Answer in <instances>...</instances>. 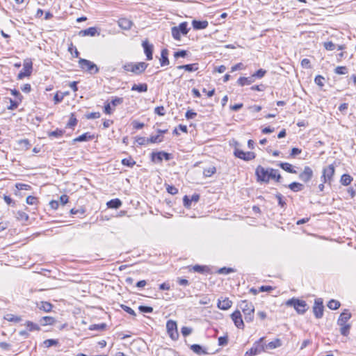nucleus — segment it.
<instances>
[{
  "instance_id": "nucleus-1",
  "label": "nucleus",
  "mask_w": 356,
  "mask_h": 356,
  "mask_svg": "<svg viewBox=\"0 0 356 356\" xmlns=\"http://www.w3.org/2000/svg\"><path fill=\"white\" fill-rule=\"evenodd\" d=\"M285 305L287 307H292L294 308L296 312L300 314L303 315L305 314V312L308 310L309 306L307 304V302L305 300L296 298H292L289 300H288Z\"/></svg>"
},
{
  "instance_id": "nucleus-2",
  "label": "nucleus",
  "mask_w": 356,
  "mask_h": 356,
  "mask_svg": "<svg viewBox=\"0 0 356 356\" xmlns=\"http://www.w3.org/2000/svg\"><path fill=\"white\" fill-rule=\"evenodd\" d=\"M240 309L244 314L246 322H252L254 319V307L253 304L248 300H241L238 305Z\"/></svg>"
},
{
  "instance_id": "nucleus-3",
  "label": "nucleus",
  "mask_w": 356,
  "mask_h": 356,
  "mask_svg": "<svg viewBox=\"0 0 356 356\" xmlns=\"http://www.w3.org/2000/svg\"><path fill=\"white\" fill-rule=\"evenodd\" d=\"M148 64L145 62H138V63H126L122 65V69L128 72H131L135 74H140L143 73L146 68L147 67Z\"/></svg>"
},
{
  "instance_id": "nucleus-4",
  "label": "nucleus",
  "mask_w": 356,
  "mask_h": 356,
  "mask_svg": "<svg viewBox=\"0 0 356 356\" xmlns=\"http://www.w3.org/2000/svg\"><path fill=\"white\" fill-rule=\"evenodd\" d=\"M189 30L188 23L186 22H181L179 26L171 28L172 36L175 40L179 41L181 40V35H187Z\"/></svg>"
},
{
  "instance_id": "nucleus-5",
  "label": "nucleus",
  "mask_w": 356,
  "mask_h": 356,
  "mask_svg": "<svg viewBox=\"0 0 356 356\" xmlns=\"http://www.w3.org/2000/svg\"><path fill=\"white\" fill-rule=\"evenodd\" d=\"M79 65L82 70L86 71L90 74H95L99 72V67L97 65L89 60L79 58Z\"/></svg>"
},
{
  "instance_id": "nucleus-6",
  "label": "nucleus",
  "mask_w": 356,
  "mask_h": 356,
  "mask_svg": "<svg viewBox=\"0 0 356 356\" xmlns=\"http://www.w3.org/2000/svg\"><path fill=\"white\" fill-rule=\"evenodd\" d=\"M334 175V166L332 164L323 169V175L321 176V181L323 183H328L331 185L332 177Z\"/></svg>"
},
{
  "instance_id": "nucleus-7",
  "label": "nucleus",
  "mask_w": 356,
  "mask_h": 356,
  "mask_svg": "<svg viewBox=\"0 0 356 356\" xmlns=\"http://www.w3.org/2000/svg\"><path fill=\"white\" fill-rule=\"evenodd\" d=\"M313 313L316 318H321L323 316L324 306L323 299L316 298L313 306Z\"/></svg>"
},
{
  "instance_id": "nucleus-8",
  "label": "nucleus",
  "mask_w": 356,
  "mask_h": 356,
  "mask_svg": "<svg viewBox=\"0 0 356 356\" xmlns=\"http://www.w3.org/2000/svg\"><path fill=\"white\" fill-rule=\"evenodd\" d=\"M268 168H264L261 165H258L255 170V175L258 181L268 183L269 181Z\"/></svg>"
},
{
  "instance_id": "nucleus-9",
  "label": "nucleus",
  "mask_w": 356,
  "mask_h": 356,
  "mask_svg": "<svg viewBox=\"0 0 356 356\" xmlns=\"http://www.w3.org/2000/svg\"><path fill=\"white\" fill-rule=\"evenodd\" d=\"M263 338H261L257 342H256L253 346L245 353V356H254L259 354L265 350L264 345L261 343Z\"/></svg>"
},
{
  "instance_id": "nucleus-10",
  "label": "nucleus",
  "mask_w": 356,
  "mask_h": 356,
  "mask_svg": "<svg viewBox=\"0 0 356 356\" xmlns=\"http://www.w3.org/2000/svg\"><path fill=\"white\" fill-rule=\"evenodd\" d=\"M152 161L153 162L160 163L165 159V161H170L172 157V154L163 151L152 152L151 154Z\"/></svg>"
},
{
  "instance_id": "nucleus-11",
  "label": "nucleus",
  "mask_w": 356,
  "mask_h": 356,
  "mask_svg": "<svg viewBox=\"0 0 356 356\" xmlns=\"http://www.w3.org/2000/svg\"><path fill=\"white\" fill-rule=\"evenodd\" d=\"M234 154L236 157L242 159L245 161H249L255 158V154L252 152H243L239 149H235Z\"/></svg>"
},
{
  "instance_id": "nucleus-12",
  "label": "nucleus",
  "mask_w": 356,
  "mask_h": 356,
  "mask_svg": "<svg viewBox=\"0 0 356 356\" xmlns=\"http://www.w3.org/2000/svg\"><path fill=\"white\" fill-rule=\"evenodd\" d=\"M32 72V63L26 62L24 63L23 70L20 71L17 75V79L21 80L26 76L31 75Z\"/></svg>"
},
{
  "instance_id": "nucleus-13",
  "label": "nucleus",
  "mask_w": 356,
  "mask_h": 356,
  "mask_svg": "<svg viewBox=\"0 0 356 356\" xmlns=\"http://www.w3.org/2000/svg\"><path fill=\"white\" fill-rule=\"evenodd\" d=\"M231 318H232V321H234V325L238 328H242V329L243 328L244 323H243V321L242 319V316H241L240 311L236 310L234 312H233L231 315Z\"/></svg>"
},
{
  "instance_id": "nucleus-14",
  "label": "nucleus",
  "mask_w": 356,
  "mask_h": 356,
  "mask_svg": "<svg viewBox=\"0 0 356 356\" xmlns=\"http://www.w3.org/2000/svg\"><path fill=\"white\" fill-rule=\"evenodd\" d=\"M313 177V170L309 166H305L299 175V178L304 182H308Z\"/></svg>"
},
{
  "instance_id": "nucleus-15",
  "label": "nucleus",
  "mask_w": 356,
  "mask_h": 356,
  "mask_svg": "<svg viewBox=\"0 0 356 356\" xmlns=\"http://www.w3.org/2000/svg\"><path fill=\"white\" fill-rule=\"evenodd\" d=\"M142 45L144 49L147 60H151L153 58V45L150 44L147 40L143 41Z\"/></svg>"
},
{
  "instance_id": "nucleus-16",
  "label": "nucleus",
  "mask_w": 356,
  "mask_h": 356,
  "mask_svg": "<svg viewBox=\"0 0 356 356\" xmlns=\"http://www.w3.org/2000/svg\"><path fill=\"white\" fill-rule=\"evenodd\" d=\"M350 318L351 314L348 312V309H344L337 320V325H343L348 324L347 322Z\"/></svg>"
},
{
  "instance_id": "nucleus-17",
  "label": "nucleus",
  "mask_w": 356,
  "mask_h": 356,
  "mask_svg": "<svg viewBox=\"0 0 356 356\" xmlns=\"http://www.w3.org/2000/svg\"><path fill=\"white\" fill-rule=\"evenodd\" d=\"M118 24L124 30H129L133 25V22L129 19L121 18L118 21Z\"/></svg>"
},
{
  "instance_id": "nucleus-18",
  "label": "nucleus",
  "mask_w": 356,
  "mask_h": 356,
  "mask_svg": "<svg viewBox=\"0 0 356 356\" xmlns=\"http://www.w3.org/2000/svg\"><path fill=\"white\" fill-rule=\"evenodd\" d=\"M209 25V23L207 20H196L194 19L192 21V26L195 30H202L206 29Z\"/></svg>"
},
{
  "instance_id": "nucleus-19",
  "label": "nucleus",
  "mask_w": 356,
  "mask_h": 356,
  "mask_svg": "<svg viewBox=\"0 0 356 356\" xmlns=\"http://www.w3.org/2000/svg\"><path fill=\"white\" fill-rule=\"evenodd\" d=\"M232 302L228 298H225L223 300H218V307L222 310H227L232 307Z\"/></svg>"
},
{
  "instance_id": "nucleus-20",
  "label": "nucleus",
  "mask_w": 356,
  "mask_h": 356,
  "mask_svg": "<svg viewBox=\"0 0 356 356\" xmlns=\"http://www.w3.org/2000/svg\"><path fill=\"white\" fill-rule=\"evenodd\" d=\"M37 307L43 312H49L53 307V305L47 301H40L36 303Z\"/></svg>"
},
{
  "instance_id": "nucleus-21",
  "label": "nucleus",
  "mask_w": 356,
  "mask_h": 356,
  "mask_svg": "<svg viewBox=\"0 0 356 356\" xmlns=\"http://www.w3.org/2000/svg\"><path fill=\"white\" fill-rule=\"evenodd\" d=\"M160 64L162 67L168 65L170 64L168 59V50L167 49H163L161 50Z\"/></svg>"
},
{
  "instance_id": "nucleus-22",
  "label": "nucleus",
  "mask_w": 356,
  "mask_h": 356,
  "mask_svg": "<svg viewBox=\"0 0 356 356\" xmlns=\"http://www.w3.org/2000/svg\"><path fill=\"white\" fill-rule=\"evenodd\" d=\"M95 138V135L91 134L90 132H86L79 137L74 139V142H83V141H88L92 140Z\"/></svg>"
},
{
  "instance_id": "nucleus-23",
  "label": "nucleus",
  "mask_w": 356,
  "mask_h": 356,
  "mask_svg": "<svg viewBox=\"0 0 356 356\" xmlns=\"http://www.w3.org/2000/svg\"><path fill=\"white\" fill-rule=\"evenodd\" d=\"M268 176H269V180L270 179H274L277 182H280L282 177L280 174L279 173V170L273 168H268Z\"/></svg>"
},
{
  "instance_id": "nucleus-24",
  "label": "nucleus",
  "mask_w": 356,
  "mask_h": 356,
  "mask_svg": "<svg viewBox=\"0 0 356 356\" xmlns=\"http://www.w3.org/2000/svg\"><path fill=\"white\" fill-rule=\"evenodd\" d=\"M97 33V30L95 27H90L88 29L81 30L79 32V35L82 36H95Z\"/></svg>"
},
{
  "instance_id": "nucleus-25",
  "label": "nucleus",
  "mask_w": 356,
  "mask_h": 356,
  "mask_svg": "<svg viewBox=\"0 0 356 356\" xmlns=\"http://www.w3.org/2000/svg\"><path fill=\"white\" fill-rule=\"evenodd\" d=\"M255 80L254 79V76H252V75L251 76H249V77H240L238 79L237 82L240 86H243L245 85H250Z\"/></svg>"
},
{
  "instance_id": "nucleus-26",
  "label": "nucleus",
  "mask_w": 356,
  "mask_h": 356,
  "mask_svg": "<svg viewBox=\"0 0 356 356\" xmlns=\"http://www.w3.org/2000/svg\"><path fill=\"white\" fill-rule=\"evenodd\" d=\"M177 69H184L188 72H194L198 70V63H192L177 66Z\"/></svg>"
},
{
  "instance_id": "nucleus-27",
  "label": "nucleus",
  "mask_w": 356,
  "mask_h": 356,
  "mask_svg": "<svg viewBox=\"0 0 356 356\" xmlns=\"http://www.w3.org/2000/svg\"><path fill=\"white\" fill-rule=\"evenodd\" d=\"M191 349L196 354L201 355H206L207 354V350L200 345L199 344H193L191 346Z\"/></svg>"
},
{
  "instance_id": "nucleus-28",
  "label": "nucleus",
  "mask_w": 356,
  "mask_h": 356,
  "mask_svg": "<svg viewBox=\"0 0 356 356\" xmlns=\"http://www.w3.org/2000/svg\"><path fill=\"white\" fill-rule=\"evenodd\" d=\"M40 323L42 326L51 325L56 323V320L51 316H44L40 320Z\"/></svg>"
},
{
  "instance_id": "nucleus-29",
  "label": "nucleus",
  "mask_w": 356,
  "mask_h": 356,
  "mask_svg": "<svg viewBox=\"0 0 356 356\" xmlns=\"http://www.w3.org/2000/svg\"><path fill=\"white\" fill-rule=\"evenodd\" d=\"M107 207L111 209H118L122 205V202L120 200L116 198L113 199L107 202Z\"/></svg>"
},
{
  "instance_id": "nucleus-30",
  "label": "nucleus",
  "mask_w": 356,
  "mask_h": 356,
  "mask_svg": "<svg viewBox=\"0 0 356 356\" xmlns=\"http://www.w3.org/2000/svg\"><path fill=\"white\" fill-rule=\"evenodd\" d=\"M279 166L284 170L289 172L296 174V171L293 169V166L289 163H280Z\"/></svg>"
},
{
  "instance_id": "nucleus-31",
  "label": "nucleus",
  "mask_w": 356,
  "mask_h": 356,
  "mask_svg": "<svg viewBox=\"0 0 356 356\" xmlns=\"http://www.w3.org/2000/svg\"><path fill=\"white\" fill-rule=\"evenodd\" d=\"M147 83H140V84H134L131 87V90L138 91L139 92H145L147 91Z\"/></svg>"
},
{
  "instance_id": "nucleus-32",
  "label": "nucleus",
  "mask_w": 356,
  "mask_h": 356,
  "mask_svg": "<svg viewBox=\"0 0 356 356\" xmlns=\"http://www.w3.org/2000/svg\"><path fill=\"white\" fill-rule=\"evenodd\" d=\"M288 187L293 192H298L304 188V186L298 182H292Z\"/></svg>"
},
{
  "instance_id": "nucleus-33",
  "label": "nucleus",
  "mask_w": 356,
  "mask_h": 356,
  "mask_svg": "<svg viewBox=\"0 0 356 356\" xmlns=\"http://www.w3.org/2000/svg\"><path fill=\"white\" fill-rule=\"evenodd\" d=\"M282 346V341L279 339H276L273 341L269 342L266 346V348L268 349H275L276 348L280 347Z\"/></svg>"
},
{
  "instance_id": "nucleus-34",
  "label": "nucleus",
  "mask_w": 356,
  "mask_h": 356,
  "mask_svg": "<svg viewBox=\"0 0 356 356\" xmlns=\"http://www.w3.org/2000/svg\"><path fill=\"white\" fill-rule=\"evenodd\" d=\"M353 181V178L351 176L347 174H343L341 177V184L343 186H348Z\"/></svg>"
},
{
  "instance_id": "nucleus-35",
  "label": "nucleus",
  "mask_w": 356,
  "mask_h": 356,
  "mask_svg": "<svg viewBox=\"0 0 356 356\" xmlns=\"http://www.w3.org/2000/svg\"><path fill=\"white\" fill-rule=\"evenodd\" d=\"M166 329H167L168 333L177 330V326L176 322L172 320L168 321L167 323H166Z\"/></svg>"
},
{
  "instance_id": "nucleus-36",
  "label": "nucleus",
  "mask_w": 356,
  "mask_h": 356,
  "mask_svg": "<svg viewBox=\"0 0 356 356\" xmlns=\"http://www.w3.org/2000/svg\"><path fill=\"white\" fill-rule=\"evenodd\" d=\"M64 131L62 129H56L54 131L48 132L49 137L60 138L64 134Z\"/></svg>"
},
{
  "instance_id": "nucleus-37",
  "label": "nucleus",
  "mask_w": 356,
  "mask_h": 356,
  "mask_svg": "<svg viewBox=\"0 0 356 356\" xmlns=\"http://www.w3.org/2000/svg\"><path fill=\"white\" fill-rule=\"evenodd\" d=\"M341 304L338 300H331L327 303V307L332 310H336L339 308Z\"/></svg>"
},
{
  "instance_id": "nucleus-38",
  "label": "nucleus",
  "mask_w": 356,
  "mask_h": 356,
  "mask_svg": "<svg viewBox=\"0 0 356 356\" xmlns=\"http://www.w3.org/2000/svg\"><path fill=\"white\" fill-rule=\"evenodd\" d=\"M26 327L29 331L32 332L35 330H40V327L38 324H35L31 321H27L26 323Z\"/></svg>"
},
{
  "instance_id": "nucleus-39",
  "label": "nucleus",
  "mask_w": 356,
  "mask_h": 356,
  "mask_svg": "<svg viewBox=\"0 0 356 356\" xmlns=\"http://www.w3.org/2000/svg\"><path fill=\"white\" fill-rule=\"evenodd\" d=\"M106 327V324L103 323L100 324H93L89 327L90 330H104Z\"/></svg>"
},
{
  "instance_id": "nucleus-40",
  "label": "nucleus",
  "mask_w": 356,
  "mask_h": 356,
  "mask_svg": "<svg viewBox=\"0 0 356 356\" xmlns=\"http://www.w3.org/2000/svg\"><path fill=\"white\" fill-rule=\"evenodd\" d=\"M16 218L18 220L27 221L29 219V216L25 212L19 211L16 214Z\"/></svg>"
},
{
  "instance_id": "nucleus-41",
  "label": "nucleus",
  "mask_w": 356,
  "mask_h": 356,
  "mask_svg": "<svg viewBox=\"0 0 356 356\" xmlns=\"http://www.w3.org/2000/svg\"><path fill=\"white\" fill-rule=\"evenodd\" d=\"M122 163L125 166L132 168L136 164V162L131 157H129L123 159L122 160Z\"/></svg>"
},
{
  "instance_id": "nucleus-42",
  "label": "nucleus",
  "mask_w": 356,
  "mask_h": 356,
  "mask_svg": "<svg viewBox=\"0 0 356 356\" xmlns=\"http://www.w3.org/2000/svg\"><path fill=\"white\" fill-rule=\"evenodd\" d=\"M339 326H340V333L343 336H347L350 332V325L346 324V325H339Z\"/></svg>"
},
{
  "instance_id": "nucleus-43",
  "label": "nucleus",
  "mask_w": 356,
  "mask_h": 356,
  "mask_svg": "<svg viewBox=\"0 0 356 356\" xmlns=\"http://www.w3.org/2000/svg\"><path fill=\"white\" fill-rule=\"evenodd\" d=\"M22 102V101H19L18 99L13 100L12 99H10V106H8V110H15L16 109L19 104Z\"/></svg>"
},
{
  "instance_id": "nucleus-44",
  "label": "nucleus",
  "mask_w": 356,
  "mask_h": 356,
  "mask_svg": "<svg viewBox=\"0 0 356 356\" xmlns=\"http://www.w3.org/2000/svg\"><path fill=\"white\" fill-rule=\"evenodd\" d=\"M148 140L149 143H159L163 141V137H161L160 135L152 136L148 138Z\"/></svg>"
},
{
  "instance_id": "nucleus-45",
  "label": "nucleus",
  "mask_w": 356,
  "mask_h": 356,
  "mask_svg": "<svg viewBox=\"0 0 356 356\" xmlns=\"http://www.w3.org/2000/svg\"><path fill=\"white\" fill-rule=\"evenodd\" d=\"M216 171V169L215 167H209L207 169L204 170L203 174L205 177H211L212 176Z\"/></svg>"
},
{
  "instance_id": "nucleus-46",
  "label": "nucleus",
  "mask_w": 356,
  "mask_h": 356,
  "mask_svg": "<svg viewBox=\"0 0 356 356\" xmlns=\"http://www.w3.org/2000/svg\"><path fill=\"white\" fill-rule=\"evenodd\" d=\"M348 72V68L346 66H338L334 69V72L337 74H346Z\"/></svg>"
},
{
  "instance_id": "nucleus-47",
  "label": "nucleus",
  "mask_w": 356,
  "mask_h": 356,
  "mask_svg": "<svg viewBox=\"0 0 356 356\" xmlns=\"http://www.w3.org/2000/svg\"><path fill=\"white\" fill-rule=\"evenodd\" d=\"M266 71L265 70H263V69H259L255 73H254L252 74V76H254V79H255L256 78L257 79H261L262 77L264 76V75L266 74Z\"/></svg>"
},
{
  "instance_id": "nucleus-48",
  "label": "nucleus",
  "mask_w": 356,
  "mask_h": 356,
  "mask_svg": "<svg viewBox=\"0 0 356 356\" xmlns=\"http://www.w3.org/2000/svg\"><path fill=\"white\" fill-rule=\"evenodd\" d=\"M123 102V98L115 97L113 98L109 104L113 107L117 106Z\"/></svg>"
},
{
  "instance_id": "nucleus-49",
  "label": "nucleus",
  "mask_w": 356,
  "mask_h": 356,
  "mask_svg": "<svg viewBox=\"0 0 356 356\" xmlns=\"http://www.w3.org/2000/svg\"><path fill=\"white\" fill-rule=\"evenodd\" d=\"M58 343V341L56 340V339H47L44 341V344L45 346V347L47 348H49V347H51L53 346H56Z\"/></svg>"
},
{
  "instance_id": "nucleus-50",
  "label": "nucleus",
  "mask_w": 356,
  "mask_h": 356,
  "mask_svg": "<svg viewBox=\"0 0 356 356\" xmlns=\"http://www.w3.org/2000/svg\"><path fill=\"white\" fill-rule=\"evenodd\" d=\"M275 197L277 199L279 206H280L282 208H284L286 205V202L283 200L282 195L278 193L275 195Z\"/></svg>"
},
{
  "instance_id": "nucleus-51",
  "label": "nucleus",
  "mask_w": 356,
  "mask_h": 356,
  "mask_svg": "<svg viewBox=\"0 0 356 356\" xmlns=\"http://www.w3.org/2000/svg\"><path fill=\"white\" fill-rule=\"evenodd\" d=\"M138 309L142 313H152L153 312V308L152 307L145 305L139 306Z\"/></svg>"
},
{
  "instance_id": "nucleus-52",
  "label": "nucleus",
  "mask_w": 356,
  "mask_h": 356,
  "mask_svg": "<svg viewBox=\"0 0 356 356\" xmlns=\"http://www.w3.org/2000/svg\"><path fill=\"white\" fill-rule=\"evenodd\" d=\"M234 271V270L233 268H232L223 267V268H220L218 270V273L219 274L227 275V274H229L231 273H233Z\"/></svg>"
},
{
  "instance_id": "nucleus-53",
  "label": "nucleus",
  "mask_w": 356,
  "mask_h": 356,
  "mask_svg": "<svg viewBox=\"0 0 356 356\" xmlns=\"http://www.w3.org/2000/svg\"><path fill=\"white\" fill-rule=\"evenodd\" d=\"M323 46L325 49L327 51H332L336 47V45L331 41L324 42Z\"/></svg>"
},
{
  "instance_id": "nucleus-54",
  "label": "nucleus",
  "mask_w": 356,
  "mask_h": 356,
  "mask_svg": "<svg viewBox=\"0 0 356 356\" xmlns=\"http://www.w3.org/2000/svg\"><path fill=\"white\" fill-rule=\"evenodd\" d=\"M325 78L323 76L318 75L314 79V82L316 85H318L320 87L323 86Z\"/></svg>"
},
{
  "instance_id": "nucleus-55",
  "label": "nucleus",
  "mask_w": 356,
  "mask_h": 356,
  "mask_svg": "<svg viewBox=\"0 0 356 356\" xmlns=\"http://www.w3.org/2000/svg\"><path fill=\"white\" fill-rule=\"evenodd\" d=\"M207 268L206 266L195 265L193 266V270L195 272L203 273Z\"/></svg>"
},
{
  "instance_id": "nucleus-56",
  "label": "nucleus",
  "mask_w": 356,
  "mask_h": 356,
  "mask_svg": "<svg viewBox=\"0 0 356 356\" xmlns=\"http://www.w3.org/2000/svg\"><path fill=\"white\" fill-rule=\"evenodd\" d=\"M68 51L73 55L74 57L78 58L79 56V52L77 49L73 46L72 44L69 47Z\"/></svg>"
},
{
  "instance_id": "nucleus-57",
  "label": "nucleus",
  "mask_w": 356,
  "mask_h": 356,
  "mask_svg": "<svg viewBox=\"0 0 356 356\" xmlns=\"http://www.w3.org/2000/svg\"><path fill=\"white\" fill-rule=\"evenodd\" d=\"M136 141L140 145H146L149 144L148 138H146L145 137H138L136 139Z\"/></svg>"
},
{
  "instance_id": "nucleus-58",
  "label": "nucleus",
  "mask_w": 356,
  "mask_h": 356,
  "mask_svg": "<svg viewBox=\"0 0 356 356\" xmlns=\"http://www.w3.org/2000/svg\"><path fill=\"white\" fill-rule=\"evenodd\" d=\"M187 56V51L186 50H179V51H175L174 53V57L175 58H184Z\"/></svg>"
},
{
  "instance_id": "nucleus-59",
  "label": "nucleus",
  "mask_w": 356,
  "mask_h": 356,
  "mask_svg": "<svg viewBox=\"0 0 356 356\" xmlns=\"http://www.w3.org/2000/svg\"><path fill=\"white\" fill-rule=\"evenodd\" d=\"M120 307L127 313L129 314L130 315H131L133 316H136V312L131 307H128L127 305H121Z\"/></svg>"
},
{
  "instance_id": "nucleus-60",
  "label": "nucleus",
  "mask_w": 356,
  "mask_h": 356,
  "mask_svg": "<svg viewBox=\"0 0 356 356\" xmlns=\"http://www.w3.org/2000/svg\"><path fill=\"white\" fill-rule=\"evenodd\" d=\"M11 94L15 97L16 99H18L19 101H22L23 96L21 95V93L16 89H11L10 90Z\"/></svg>"
},
{
  "instance_id": "nucleus-61",
  "label": "nucleus",
  "mask_w": 356,
  "mask_h": 356,
  "mask_svg": "<svg viewBox=\"0 0 356 356\" xmlns=\"http://www.w3.org/2000/svg\"><path fill=\"white\" fill-rule=\"evenodd\" d=\"M192 330V328L184 326L181 327V332L184 337H186L191 334Z\"/></svg>"
},
{
  "instance_id": "nucleus-62",
  "label": "nucleus",
  "mask_w": 356,
  "mask_h": 356,
  "mask_svg": "<svg viewBox=\"0 0 356 356\" xmlns=\"http://www.w3.org/2000/svg\"><path fill=\"white\" fill-rule=\"evenodd\" d=\"M15 187L19 191L29 190L31 188V186L29 185L22 183H17L15 184Z\"/></svg>"
},
{
  "instance_id": "nucleus-63",
  "label": "nucleus",
  "mask_w": 356,
  "mask_h": 356,
  "mask_svg": "<svg viewBox=\"0 0 356 356\" xmlns=\"http://www.w3.org/2000/svg\"><path fill=\"white\" fill-rule=\"evenodd\" d=\"M100 116H101V114L99 112H92V113H88L86 115V118L88 120L97 119V118H100Z\"/></svg>"
},
{
  "instance_id": "nucleus-64",
  "label": "nucleus",
  "mask_w": 356,
  "mask_h": 356,
  "mask_svg": "<svg viewBox=\"0 0 356 356\" xmlns=\"http://www.w3.org/2000/svg\"><path fill=\"white\" fill-rule=\"evenodd\" d=\"M154 113L160 116H163L165 113L163 106H157L154 109Z\"/></svg>"
}]
</instances>
